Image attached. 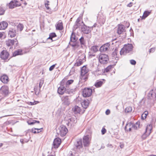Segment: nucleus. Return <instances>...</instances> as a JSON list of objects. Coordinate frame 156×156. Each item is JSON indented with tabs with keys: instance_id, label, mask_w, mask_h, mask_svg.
Segmentation results:
<instances>
[{
	"instance_id": "f257e3e1",
	"label": "nucleus",
	"mask_w": 156,
	"mask_h": 156,
	"mask_svg": "<svg viewBox=\"0 0 156 156\" xmlns=\"http://www.w3.org/2000/svg\"><path fill=\"white\" fill-rule=\"evenodd\" d=\"M133 47L132 44L128 43L127 44H125L120 51V55H122L129 52L132 50Z\"/></svg>"
},
{
	"instance_id": "f03ea898",
	"label": "nucleus",
	"mask_w": 156,
	"mask_h": 156,
	"mask_svg": "<svg viewBox=\"0 0 156 156\" xmlns=\"http://www.w3.org/2000/svg\"><path fill=\"white\" fill-rule=\"evenodd\" d=\"M9 94V90L8 87L6 86H2L0 90V99H3L5 97L7 96Z\"/></svg>"
},
{
	"instance_id": "7ed1b4c3",
	"label": "nucleus",
	"mask_w": 156,
	"mask_h": 156,
	"mask_svg": "<svg viewBox=\"0 0 156 156\" xmlns=\"http://www.w3.org/2000/svg\"><path fill=\"white\" fill-rule=\"evenodd\" d=\"M98 60L99 62L101 64H107L109 60L108 56L105 54H100L98 56Z\"/></svg>"
},
{
	"instance_id": "20e7f679",
	"label": "nucleus",
	"mask_w": 156,
	"mask_h": 156,
	"mask_svg": "<svg viewBox=\"0 0 156 156\" xmlns=\"http://www.w3.org/2000/svg\"><path fill=\"white\" fill-rule=\"evenodd\" d=\"M18 44V41L16 39L13 40L8 39L6 41V44L7 46H11L13 45L15 48L17 46Z\"/></svg>"
},
{
	"instance_id": "39448f33",
	"label": "nucleus",
	"mask_w": 156,
	"mask_h": 156,
	"mask_svg": "<svg viewBox=\"0 0 156 156\" xmlns=\"http://www.w3.org/2000/svg\"><path fill=\"white\" fill-rule=\"evenodd\" d=\"M59 134L62 137L65 136L68 132V129L66 127L63 125H61L59 128Z\"/></svg>"
},
{
	"instance_id": "423d86ee",
	"label": "nucleus",
	"mask_w": 156,
	"mask_h": 156,
	"mask_svg": "<svg viewBox=\"0 0 156 156\" xmlns=\"http://www.w3.org/2000/svg\"><path fill=\"white\" fill-rule=\"evenodd\" d=\"M9 56V53L6 50H3L0 54V57L2 59L5 60L8 59Z\"/></svg>"
},
{
	"instance_id": "0eeeda50",
	"label": "nucleus",
	"mask_w": 156,
	"mask_h": 156,
	"mask_svg": "<svg viewBox=\"0 0 156 156\" xmlns=\"http://www.w3.org/2000/svg\"><path fill=\"white\" fill-rule=\"evenodd\" d=\"M70 97L68 96L63 95L61 97L62 104L65 105H69L70 103Z\"/></svg>"
},
{
	"instance_id": "6e6552de",
	"label": "nucleus",
	"mask_w": 156,
	"mask_h": 156,
	"mask_svg": "<svg viewBox=\"0 0 156 156\" xmlns=\"http://www.w3.org/2000/svg\"><path fill=\"white\" fill-rule=\"evenodd\" d=\"M73 111L75 114H82L84 113L85 110L84 109H82L80 107L76 105L73 108Z\"/></svg>"
},
{
	"instance_id": "1a4fd4ad",
	"label": "nucleus",
	"mask_w": 156,
	"mask_h": 156,
	"mask_svg": "<svg viewBox=\"0 0 156 156\" xmlns=\"http://www.w3.org/2000/svg\"><path fill=\"white\" fill-rule=\"evenodd\" d=\"M92 92V90L90 88H85L83 92V95L84 97H89L91 96Z\"/></svg>"
},
{
	"instance_id": "9d476101",
	"label": "nucleus",
	"mask_w": 156,
	"mask_h": 156,
	"mask_svg": "<svg viewBox=\"0 0 156 156\" xmlns=\"http://www.w3.org/2000/svg\"><path fill=\"white\" fill-rule=\"evenodd\" d=\"M82 23H83V25L81 27V30L82 31L84 34H88L91 32V27H88L86 26L84 23L83 22H82Z\"/></svg>"
},
{
	"instance_id": "9b49d317",
	"label": "nucleus",
	"mask_w": 156,
	"mask_h": 156,
	"mask_svg": "<svg viewBox=\"0 0 156 156\" xmlns=\"http://www.w3.org/2000/svg\"><path fill=\"white\" fill-rule=\"evenodd\" d=\"M61 142V140L58 138H55L53 141V146L52 147L57 148L59 146Z\"/></svg>"
},
{
	"instance_id": "f8f14e48",
	"label": "nucleus",
	"mask_w": 156,
	"mask_h": 156,
	"mask_svg": "<svg viewBox=\"0 0 156 156\" xmlns=\"http://www.w3.org/2000/svg\"><path fill=\"white\" fill-rule=\"evenodd\" d=\"M68 125H73L77 122L76 118L75 116L70 117L68 119Z\"/></svg>"
},
{
	"instance_id": "ddd939ff",
	"label": "nucleus",
	"mask_w": 156,
	"mask_h": 156,
	"mask_svg": "<svg viewBox=\"0 0 156 156\" xmlns=\"http://www.w3.org/2000/svg\"><path fill=\"white\" fill-rule=\"evenodd\" d=\"M110 44L107 43L102 46L100 48V51L101 52H105L108 50L109 48Z\"/></svg>"
},
{
	"instance_id": "4468645a",
	"label": "nucleus",
	"mask_w": 156,
	"mask_h": 156,
	"mask_svg": "<svg viewBox=\"0 0 156 156\" xmlns=\"http://www.w3.org/2000/svg\"><path fill=\"white\" fill-rule=\"evenodd\" d=\"M83 142L84 147H86L89 146L90 144L89 136L87 135L83 137Z\"/></svg>"
},
{
	"instance_id": "2eb2a0df",
	"label": "nucleus",
	"mask_w": 156,
	"mask_h": 156,
	"mask_svg": "<svg viewBox=\"0 0 156 156\" xmlns=\"http://www.w3.org/2000/svg\"><path fill=\"white\" fill-rule=\"evenodd\" d=\"M149 127H151L150 125ZM151 128H149L148 126L146 127V131L142 136V139H145L147 136H149L151 133Z\"/></svg>"
},
{
	"instance_id": "dca6fc26",
	"label": "nucleus",
	"mask_w": 156,
	"mask_h": 156,
	"mask_svg": "<svg viewBox=\"0 0 156 156\" xmlns=\"http://www.w3.org/2000/svg\"><path fill=\"white\" fill-rule=\"evenodd\" d=\"M125 27L122 24L119 25L118 28L117 33L119 34H121L125 31Z\"/></svg>"
},
{
	"instance_id": "f3484780",
	"label": "nucleus",
	"mask_w": 156,
	"mask_h": 156,
	"mask_svg": "<svg viewBox=\"0 0 156 156\" xmlns=\"http://www.w3.org/2000/svg\"><path fill=\"white\" fill-rule=\"evenodd\" d=\"M16 30L13 28H10L8 32V35L11 37H14L16 34Z\"/></svg>"
},
{
	"instance_id": "a211bd4d",
	"label": "nucleus",
	"mask_w": 156,
	"mask_h": 156,
	"mask_svg": "<svg viewBox=\"0 0 156 156\" xmlns=\"http://www.w3.org/2000/svg\"><path fill=\"white\" fill-rule=\"evenodd\" d=\"M66 89L63 86L61 85V86L58 88V93L59 94L62 95L65 92Z\"/></svg>"
},
{
	"instance_id": "6ab92c4d",
	"label": "nucleus",
	"mask_w": 156,
	"mask_h": 156,
	"mask_svg": "<svg viewBox=\"0 0 156 156\" xmlns=\"http://www.w3.org/2000/svg\"><path fill=\"white\" fill-rule=\"evenodd\" d=\"M75 146L77 149H80L83 147V144L81 139L77 141L76 143L75 144Z\"/></svg>"
},
{
	"instance_id": "aec40b11",
	"label": "nucleus",
	"mask_w": 156,
	"mask_h": 156,
	"mask_svg": "<svg viewBox=\"0 0 156 156\" xmlns=\"http://www.w3.org/2000/svg\"><path fill=\"white\" fill-rule=\"evenodd\" d=\"M0 80L4 83H7L9 81V78L6 75H3L1 76Z\"/></svg>"
},
{
	"instance_id": "412c9836",
	"label": "nucleus",
	"mask_w": 156,
	"mask_h": 156,
	"mask_svg": "<svg viewBox=\"0 0 156 156\" xmlns=\"http://www.w3.org/2000/svg\"><path fill=\"white\" fill-rule=\"evenodd\" d=\"M81 105L83 108L86 109L88 107L89 103L87 100H83L81 103Z\"/></svg>"
},
{
	"instance_id": "4be33fe9",
	"label": "nucleus",
	"mask_w": 156,
	"mask_h": 156,
	"mask_svg": "<svg viewBox=\"0 0 156 156\" xmlns=\"http://www.w3.org/2000/svg\"><path fill=\"white\" fill-rule=\"evenodd\" d=\"M8 23L5 21H2L0 23V30L5 29L7 27Z\"/></svg>"
},
{
	"instance_id": "5701e85b",
	"label": "nucleus",
	"mask_w": 156,
	"mask_h": 156,
	"mask_svg": "<svg viewBox=\"0 0 156 156\" xmlns=\"http://www.w3.org/2000/svg\"><path fill=\"white\" fill-rule=\"evenodd\" d=\"M154 95L156 96L155 90L152 89L150 91L148 94V99H151V98H152Z\"/></svg>"
},
{
	"instance_id": "b1692460",
	"label": "nucleus",
	"mask_w": 156,
	"mask_h": 156,
	"mask_svg": "<svg viewBox=\"0 0 156 156\" xmlns=\"http://www.w3.org/2000/svg\"><path fill=\"white\" fill-rule=\"evenodd\" d=\"M88 71V68H87L85 66H84L81 68V74L82 75L86 74Z\"/></svg>"
},
{
	"instance_id": "393cba45",
	"label": "nucleus",
	"mask_w": 156,
	"mask_h": 156,
	"mask_svg": "<svg viewBox=\"0 0 156 156\" xmlns=\"http://www.w3.org/2000/svg\"><path fill=\"white\" fill-rule=\"evenodd\" d=\"M23 54V51L20 49H18L14 51L13 54V56H16L18 55H22Z\"/></svg>"
},
{
	"instance_id": "a878e982",
	"label": "nucleus",
	"mask_w": 156,
	"mask_h": 156,
	"mask_svg": "<svg viewBox=\"0 0 156 156\" xmlns=\"http://www.w3.org/2000/svg\"><path fill=\"white\" fill-rule=\"evenodd\" d=\"M117 53L118 49L116 48H115L114 51L112 52V57L115 58V59L116 60H117L118 59V57L117 56Z\"/></svg>"
},
{
	"instance_id": "bb28decb",
	"label": "nucleus",
	"mask_w": 156,
	"mask_h": 156,
	"mask_svg": "<svg viewBox=\"0 0 156 156\" xmlns=\"http://www.w3.org/2000/svg\"><path fill=\"white\" fill-rule=\"evenodd\" d=\"M20 5H17L16 2L11 1L9 4V7L10 9H13L16 7Z\"/></svg>"
},
{
	"instance_id": "cd10ccee",
	"label": "nucleus",
	"mask_w": 156,
	"mask_h": 156,
	"mask_svg": "<svg viewBox=\"0 0 156 156\" xmlns=\"http://www.w3.org/2000/svg\"><path fill=\"white\" fill-rule=\"evenodd\" d=\"M76 89H66V93L72 95L76 91Z\"/></svg>"
},
{
	"instance_id": "c85d7f7f",
	"label": "nucleus",
	"mask_w": 156,
	"mask_h": 156,
	"mask_svg": "<svg viewBox=\"0 0 156 156\" xmlns=\"http://www.w3.org/2000/svg\"><path fill=\"white\" fill-rule=\"evenodd\" d=\"M77 39L76 37L75 33L73 32L70 38V42L74 43L76 41Z\"/></svg>"
},
{
	"instance_id": "c756f323",
	"label": "nucleus",
	"mask_w": 156,
	"mask_h": 156,
	"mask_svg": "<svg viewBox=\"0 0 156 156\" xmlns=\"http://www.w3.org/2000/svg\"><path fill=\"white\" fill-rule=\"evenodd\" d=\"M140 122H137L135 124L132 123V128L134 129H137L139 127Z\"/></svg>"
},
{
	"instance_id": "7c9ffc66",
	"label": "nucleus",
	"mask_w": 156,
	"mask_h": 156,
	"mask_svg": "<svg viewBox=\"0 0 156 156\" xmlns=\"http://www.w3.org/2000/svg\"><path fill=\"white\" fill-rule=\"evenodd\" d=\"M83 63V60L80 59L77 60L76 63L74 64L76 66H79L82 65Z\"/></svg>"
},
{
	"instance_id": "2f4dec72",
	"label": "nucleus",
	"mask_w": 156,
	"mask_h": 156,
	"mask_svg": "<svg viewBox=\"0 0 156 156\" xmlns=\"http://www.w3.org/2000/svg\"><path fill=\"white\" fill-rule=\"evenodd\" d=\"M42 130V128L37 129L34 128L32 129V132L34 133H39L41 132Z\"/></svg>"
},
{
	"instance_id": "473e14b6",
	"label": "nucleus",
	"mask_w": 156,
	"mask_h": 156,
	"mask_svg": "<svg viewBox=\"0 0 156 156\" xmlns=\"http://www.w3.org/2000/svg\"><path fill=\"white\" fill-rule=\"evenodd\" d=\"M98 46H93L90 48V51L94 53H96L98 51Z\"/></svg>"
},
{
	"instance_id": "72a5a7b5",
	"label": "nucleus",
	"mask_w": 156,
	"mask_h": 156,
	"mask_svg": "<svg viewBox=\"0 0 156 156\" xmlns=\"http://www.w3.org/2000/svg\"><path fill=\"white\" fill-rule=\"evenodd\" d=\"M63 29L62 23H59L56 27V29L59 30H62Z\"/></svg>"
},
{
	"instance_id": "f704fd0d",
	"label": "nucleus",
	"mask_w": 156,
	"mask_h": 156,
	"mask_svg": "<svg viewBox=\"0 0 156 156\" xmlns=\"http://www.w3.org/2000/svg\"><path fill=\"white\" fill-rule=\"evenodd\" d=\"M79 41L81 46H85L86 44V41L84 39L83 37H82L80 39Z\"/></svg>"
},
{
	"instance_id": "c9c22d12",
	"label": "nucleus",
	"mask_w": 156,
	"mask_h": 156,
	"mask_svg": "<svg viewBox=\"0 0 156 156\" xmlns=\"http://www.w3.org/2000/svg\"><path fill=\"white\" fill-rule=\"evenodd\" d=\"M151 13L150 11H145L143 15L142 16V19H145Z\"/></svg>"
},
{
	"instance_id": "e433bc0d",
	"label": "nucleus",
	"mask_w": 156,
	"mask_h": 156,
	"mask_svg": "<svg viewBox=\"0 0 156 156\" xmlns=\"http://www.w3.org/2000/svg\"><path fill=\"white\" fill-rule=\"evenodd\" d=\"M23 27H24L23 24L21 23H19L17 26V28L18 30H20V31H21L23 30Z\"/></svg>"
},
{
	"instance_id": "4c0bfd02",
	"label": "nucleus",
	"mask_w": 156,
	"mask_h": 156,
	"mask_svg": "<svg viewBox=\"0 0 156 156\" xmlns=\"http://www.w3.org/2000/svg\"><path fill=\"white\" fill-rule=\"evenodd\" d=\"M132 110V107L129 106L127 107L125 109V112L126 113H130Z\"/></svg>"
},
{
	"instance_id": "58836bf2",
	"label": "nucleus",
	"mask_w": 156,
	"mask_h": 156,
	"mask_svg": "<svg viewBox=\"0 0 156 156\" xmlns=\"http://www.w3.org/2000/svg\"><path fill=\"white\" fill-rule=\"evenodd\" d=\"M71 42H70L69 43V44L72 47L74 48H77L79 46V45L76 42L74 43H72Z\"/></svg>"
},
{
	"instance_id": "ea45409f",
	"label": "nucleus",
	"mask_w": 156,
	"mask_h": 156,
	"mask_svg": "<svg viewBox=\"0 0 156 156\" xmlns=\"http://www.w3.org/2000/svg\"><path fill=\"white\" fill-rule=\"evenodd\" d=\"M129 127L131 128H132V123L131 122H129L127 123L126 124V126L125 127V129L126 131H128L127 130V128H129Z\"/></svg>"
},
{
	"instance_id": "a19ab883",
	"label": "nucleus",
	"mask_w": 156,
	"mask_h": 156,
	"mask_svg": "<svg viewBox=\"0 0 156 156\" xmlns=\"http://www.w3.org/2000/svg\"><path fill=\"white\" fill-rule=\"evenodd\" d=\"M103 84V82L102 81H98L95 83V86L97 87H100Z\"/></svg>"
},
{
	"instance_id": "79ce46f5",
	"label": "nucleus",
	"mask_w": 156,
	"mask_h": 156,
	"mask_svg": "<svg viewBox=\"0 0 156 156\" xmlns=\"http://www.w3.org/2000/svg\"><path fill=\"white\" fill-rule=\"evenodd\" d=\"M56 36V35L55 33H51L49 34V37L48 38L53 41V40H52L53 38L55 37Z\"/></svg>"
},
{
	"instance_id": "37998d69",
	"label": "nucleus",
	"mask_w": 156,
	"mask_h": 156,
	"mask_svg": "<svg viewBox=\"0 0 156 156\" xmlns=\"http://www.w3.org/2000/svg\"><path fill=\"white\" fill-rule=\"evenodd\" d=\"M112 65H109L105 69L104 71V72L105 73V72H108L112 68Z\"/></svg>"
},
{
	"instance_id": "c03bdc74",
	"label": "nucleus",
	"mask_w": 156,
	"mask_h": 156,
	"mask_svg": "<svg viewBox=\"0 0 156 156\" xmlns=\"http://www.w3.org/2000/svg\"><path fill=\"white\" fill-rule=\"evenodd\" d=\"M80 78L81 80H86L87 78V75H82L81 74Z\"/></svg>"
},
{
	"instance_id": "a18cd8bd",
	"label": "nucleus",
	"mask_w": 156,
	"mask_h": 156,
	"mask_svg": "<svg viewBox=\"0 0 156 156\" xmlns=\"http://www.w3.org/2000/svg\"><path fill=\"white\" fill-rule=\"evenodd\" d=\"M40 122L39 121L34 120H33L32 122H28V124L30 125H31L34 124L36 123H37L39 124L40 123Z\"/></svg>"
},
{
	"instance_id": "49530a36",
	"label": "nucleus",
	"mask_w": 156,
	"mask_h": 156,
	"mask_svg": "<svg viewBox=\"0 0 156 156\" xmlns=\"http://www.w3.org/2000/svg\"><path fill=\"white\" fill-rule=\"evenodd\" d=\"M73 80H68L67 82L66 83V87H67V86L71 84L72 83H73Z\"/></svg>"
},
{
	"instance_id": "de8ad7c7",
	"label": "nucleus",
	"mask_w": 156,
	"mask_h": 156,
	"mask_svg": "<svg viewBox=\"0 0 156 156\" xmlns=\"http://www.w3.org/2000/svg\"><path fill=\"white\" fill-rule=\"evenodd\" d=\"M44 80L43 79H41L40 80L39 84V90H40L42 86V85L44 83Z\"/></svg>"
},
{
	"instance_id": "09e8293b",
	"label": "nucleus",
	"mask_w": 156,
	"mask_h": 156,
	"mask_svg": "<svg viewBox=\"0 0 156 156\" xmlns=\"http://www.w3.org/2000/svg\"><path fill=\"white\" fill-rule=\"evenodd\" d=\"M80 23H75V25L73 27L74 28L76 29L80 26Z\"/></svg>"
},
{
	"instance_id": "8fccbe9b",
	"label": "nucleus",
	"mask_w": 156,
	"mask_h": 156,
	"mask_svg": "<svg viewBox=\"0 0 156 156\" xmlns=\"http://www.w3.org/2000/svg\"><path fill=\"white\" fill-rule=\"evenodd\" d=\"M5 12V10L2 7H0V15L4 14Z\"/></svg>"
},
{
	"instance_id": "3c124183",
	"label": "nucleus",
	"mask_w": 156,
	"mask_h": 156,
	"mask_svg": "<svg viewBox=\"0 0 156 156\" xmlns=\"http://www.w3.org/2000/svg\"><path fill=\"white\" fill-rule=\"evenodd\" d=\"M148 113V112L147 111H145L142 114L144 116V119H146L147 117V115Z\"/></svg>"
},
{
	"instance_id": "603ef678",
	"label": "nucleus",
	"mask_w": 156,
	"mask_h": 156,
	"mask_svg": "<svg viewBox=\"0 0 156 156\" xmlns=\"http://www.w3.org/2000/svg\"><path fill=\"white\" fill-rule=\"evenodd\" d=\"M91 51H89L88 53V55L91 57L95 56V55L94 54V53L92 52Z\"/></svg>"
},
{
	"instance_id": "864d4df0",
	"label": "nucleus",
	"mask_w": 156,
	"mask_h": 156,
	"mask_svg": "<svg viewBox=\"0 0 156 156\" xmlns=\"http://www.w3.org/2000/svg\"><path fill=\"white\" fill-rule=\"evenodd\" d=\"M34 91H35V94L37 95H38L39 94V93L40 91V90H39V89L38 91V89H37L35 87L34 88Z\"/></svg>"
},
{
	"instance_id": "5fc2aeb1",
	"label": "nucleus",
	"mask_w": 156,
	"mask_h": 156,
	"mask_svg": "<svg viewBox=\"0 0 156 156\" xmlns=\"http://www.w3.org/2000/svg\"><path fill=\"white\" fill-rule=\"evenodd\" d=\"M101 132L102 135H104L106 133V130L105 128L103 127L102 128Z\"/></svg>"
},
{
	"instance_id": "6e6d98bb",
	"label": "nucleus",
	"mask_w": 156,
	"mask_h": 156,
	"mask_svg": "<svg viewBox=\"0 0 156 156\" xmlns=\"http://www.w3.org/2000/svg\"><path fill=\"white\" fill-rule=\"evenodd\" d=\"M130 62L131 64L132 65H135L136 63V61L135 60L133 59L130 60Z\"/></svg>"
},
{
	"instance_id": "4d7b16f0",
	"label": "nucleus",
	"mask_w": 156,
	"mask_h": 156,
	"mask_svg": "<svg viewBox=\"0 0 156 156\" xmlns=\"http://www.w3.org/2000/svg\"><path fill=\"white\" fill-rule=\"evenodd\" d=\"M55 64H54V65H53L52 66H51L50 67L49 69V70L50 71H52L54 69V68L55 67Z\"/></svg>"
},
{
	"instance_id": "13d9d810",
	"label": "nucleus",
	"mask_w": 156,
	"mask_h": 156,
	"mask_svg": "<svg viewBox=\"0 0 156 156\" xmlns=\"http://www.w3.org/2000/svg\"><path fill=\"white\" fill-rule=\"evenodd\" d=\"M110 113V110L108 109L106 110L105 112V114L107 115H108Z\"/></svg>"
},
{
	"instance_id": "bf43d9fd",
	"label": "nucleus",
	"mask_w": 156,
	"mask_h": 156,
	"mask_svg": "<svg viewBox=\"0 0 156 156\" xmlns=\"http://www.w3.org/2000/svg\"><path fill=\"white\" fill-rule=\"evenodd\" d=\"M49 1H46L45 2V5H49Z\"/></svg>"
},
{
	"instance_id": "052dcab7",
	"label": "nucleus",
	"mask_w": 156,
	"mask_h": 156,
	"mask_svg": "<svg viewBox=\"0 0 156 156\" xmlns=\"http://www.w3.org/2000/svg\"><path fill=\"white\" fill-rule=\"evenodd\" d=\"M80 18H77V20H76V23H80Z\"/></svg>"
},
{
	"instance_id": "680f3d73",
	"label": "nucleus",
	"mask_w": 156,
	"mask_h": 156,
	"mask_svg": "<svg viewBox=\"0 0 156 156\" xmlns=\"http://www.w3.org/2000/svg\"><path fill=\"white\" fill-rule=\"evenodd\" d=\"M155 50L154 48H151L149 52H153Z\"/></svg>"
},
{
	"instance_id": "e2e57ef3",
	"label": "nucleus",
	"mask_w": 156,
	"mask_h": 156,
	"mask_svg": "<svg viewBox=\"0 0 156 156\" xmlns=\"http://www.w3.org/2000/svg\"><path fill=\"white\" fill-rule=\"evenodd\" d=\"M133 4L132 2H130L129 4H128L127 5V6L129 7H131L132 6Z\"/></svg>"
},
{
	"instance_id": "0e129e2a",
	"label": "nucleus",
	"mask_w": 156,
	"mask_h": 156,
	"mask_svg": "<svg viewBox=\"0 0 156 156\" xmlns=\"http://www.w3.org/2000/svg\"><path fill=\"white\" fill-rule=\"evenodd\" d=\"M4 32H0V38H2V36L4 35Z\"/></svg>"
},
{
	"instance_id": "69168bd1",
	"label": "nucleus",
	"mask_w": 156,
	"mask_h": 156,
	"mask_svg": "<svg viewBox=\"0 0 156 156\" xmlns=\"http://www.w3.org/2000/svg\"><path fill=\"white\" fill-rule=\"evenodd\" d=\"M45 6L46 7L47 10H51V9H50V8L48 6V5H45Z\"/></svg>"
},
{
	"instance_id": "338daca9",
	"label": "nucleus",
	"mask_w": 156,
	"mask_h": 156,
	"mask_svg": "<svg viewBox=\"0 0 156 156\" xmlns=\"http://www.w3.org/2000/svg\"><path fill=\"white\" fill-rule=\"evenodd\" d=\"M96 26H97L96 23L94 24L93 25V26L92 27H91V28H90L92 30L93 27H95Z\"/></svg>"
},
{
	"instance_id": "774afa93",
	"label": "nucleus",
	"mask_w": 156,
	"mask_h": 156,
	"mask_svg": "<svg viewBox=\"0 0 156 156\" xmlns=\"http://www.w3.org/2000/svg\"><path fill=\"white\" fill-rule=\"evenodd\" d=\"M23 139H21L20 140V142L22 143V144H23L24 143V142L23 141Z\"/></svg>"
}]
</instances>
